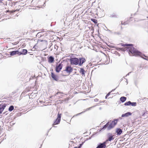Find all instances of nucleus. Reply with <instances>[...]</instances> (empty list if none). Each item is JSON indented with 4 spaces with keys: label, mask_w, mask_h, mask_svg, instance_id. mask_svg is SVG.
Segmentation results:
<instances>
[{
    "label": "nucleus",
    "mask_w": 148,
    "mask_h": 148,
    "mask_svg": "<svg viewBox=\"0 0 148 148\" xmlns=\"http://www.w3.org/2000/svg\"><path fill=\"white\" fill-rule=\"evenodd\" d=\"M122 45L123 46H126L125 48H127L126 50L128 49V50L129 51V53L131 56H140L143 58L148 60L147 57L137 50L133 47L132 45L123 44H122Z\"/></svg>",
    "instance_id": "1"
},
{
    "label": "nucleus",
    "mask_w": 148,
    "mask_h": 148,
    "mask_svg": "<svg viewBox=\"0 0 148 148\" xmlns=\"http://www.w3.org/2000/svg\"><path fill=\"white\" fill-rule=\"evenodd\" d=\"M118 119H115L112 121L111 123L108 122L106 125H104L103 128L101 129V130H105L106 128L108 130H109L113 128L115 125L116 124Z\"/></svg>",
    "instance_id": "2"
},
{
    "label": "nucleus",
    "mask_w": 148,
    "mask_h": 148,
    "mask_svg": "<svg viewBox=\"0 0 148 148\" xmlns=\"http://www.w3.org/2000/svg\"><path fill=\"white\" fill-rule=\"evenodd\" d=\"M70 61L71 64L77 65L79 64V60L77 58H71Z\"/></svg>",
    "instance_id": "3"
},
{
    "label": "nucleus",
    "mask_w": 148,
    "mask_h": 148,
    "mask_svg": "<svg viewBox=\"0 0 148 148\" xmlns=\"http://www.w3.org/2000/svg\"><path fill=\"white\" fill-rule=\"evenodd\" d=\"M107 140H106L103 143H99L96 148H105L106 147V144L107 143Z\"/></svg>",
    "instance_id": "4"
},
{
    "label": "nucleus",
    "mask_w": 148,
    "mask_h": 148,
    "mask_svg": "<svg viewBox=\"0 0 148 148\" xmlns=\"http://www.w3.org/2000/svg\"><path fill=\"white\" fill-rule=\"evenodd\" d=\"M61 114L58 113V117L56 121L54 123L53 125H55L58 124L60 122L61 119Z\"/></svg>",
    "instance_id": "5"
},
{
    "label": "nucleus",
    "mask_w": 148,
    "mask_h": 148,
    "mask_svg": "<svg viewBox=\"0 0 148 148\" xmlns=\"http://www.w3.org/2000/svg\"><path fill=\"white\" fill-rule=\"evenodd\" d=\"M51 76L52 78L56 81H58L59 78V77L58 75H55L53 73H51Z\"/></svg>",
    "instance_id": "6"
},
{
    "label": "nucleus",
    "mask_w": 148,
    "mask_h": 148,
    "mask_svg": "<svg viewBox=\"0 0 148 148\" xmlns=\"http://www.w3.org/2000/svg\"><path fill=\"white\" fill-rule=\"evenodd\" d=\"M62 64H60L59 65H58L56 66V71L57 72H60L61 69L62 68Z\"/></svg>",
    "instance_id": "7"
},
{
    "label": "nucleus",
    "mask_w": 148,
    "mask_h": 148,
    "mask_svg": "<svg viewBox=\"0 0 148 148\" xmlns=\"http://www.w3.org/2000/svg\"><path fill=\"white\" fill-rule=\"evenodd\" d=\"M19 53V52L17 50L10 52V55H11V56H15L17 54H18V55H19L18 53Z\"/></svg>",
    "instance_id": "8"
},
{
    "label": "nucleus",
    "mask_w": 148,
    "mask_h": 148,
    "mask_svg": "<svg viewBox=\"0 0 148 148\" xmlns=\"http://www.w3.org/2000/svg\"><path fill=\"white\" fill-rule=\"evenodd\" d=\"M72 68L71 66H67L66 67V71L67 72L70 73L72 71Z\"/></svg>",
    "instance_id": "9"
},
{
    "label": "nucleus",
    "mask_w": 148,
    "mask_h": 148,
    "mask_svg": "<svg viewBox=\"0 0 148 148\" xmlns=\"http://www.w3.org/2000/svg\"><path fill=\"white\" fill-rule=\"evenodd\" d=\"M79 62V65L80 66L82 65L85 62L86 60L85 58H81L80 59Z\"/></svg>",
    "instance_id": "10"
},
{
    "label": "nucleus",
    "mask_w": 148,
    "mask_h": 148,
    "mask_svg": "<svg viewBox=\"0 0 148 148\" xmlns=\"http://www.w3.org/2000/svg\"><path fill=\"white\" fill-rule=\"evenodd\" d=\"M132 114V113L130 112H128L127 113H126L125 114H122L121 115L122 117H128L129 116L131 115Z\"/></svg>",
    "instance_id": "11"
},
{
    "label": "nucleus",
    "mask_w": 148,
    "mask_h": 148,
    "mask_svg": "<svg viewBox=\"0 0 148 148\" xmlns=\"http://www.w3.org/2000/svg\"><path fill=\"white\" fill-rule=\"evenodd\" d=\"M27 50L26 49H23L22 50V51L21 52H19V54L20 55L21 54L25 55L27 53Z\"/></svg>",
    "instance_id": "12"
},
{
    "label": "nucleus",
    "mask_w": 148,
    "mask_h": 148,
    "mask_svg": "<svg viewBox=\"0 0 148 148\" xmlns=\"http://www.w3.org/2000/svg\"><path fill=\"white\" fill-rule=\"evenodd\" d=\"M80 73L83 76H85V71L83 69L81 68H80V71H79Z\"/></svg>",
    "instance_id": "13"
},
{
    "label": "nucleus",
    "mask_w": 148,
    "mask_h": 148,
    "mask_svg": "<svg viewBox=\"0 0 148 148\" xmlns=\"http://www.w3.org/2000/svg\"><path fill=\"white\" fill-rule=\"evenodd\" d=\"M5 107V106L3 105H0V114H1Z\"/></svg>",
    "instance_id": "14"
},
{
    "label": "nucleus",
    "mask_w": 148,
    "mask_h": 148,
    "mask_svg": "<svg viewBox=\"0 0 148 148\" xmlns=\"http://www.w3.org/2000/svg\"><path fill=\"white\" fill-rule=\"evenodd\" d=\"M54 60V58L52 56H50L48 58V62L50 63L53 62Z\"/></svg>",
    "instance_id": "15"
},
{
    "label": "nucleus",
    "mask_w": 148,
    "mask_h": 148,
    "mask_svg": "<svg viewBox=\"0 0 148 148\" xmlns=\"http://www.w3.org/2000/svg\"><path fill=\"white\" fill-rule=\"evenodd\" d=\"M116 132L117 135H120L122 133V131L120 128H117L116 129Z\"/></svg>",
    "instance_id": "16"
},
{
    "label": "nucleus",
    "mask_w": 148,
    "mask_h": 148,
    "mask_svg": "<svg viewBox=\"0 0 148 148\" xmlns=\"http://www.w3.org/2000/svg\"><path fill=\"white\" fill-rule=\"evenodd\" d=\"M126 99V98L124 97H121L120 98V100L122 102H123L125 101Z\"/></svg>",
    "instance_id": "17"
},
{
    "label": "nucleus",
    "mask_w": 148,
    "mask_h": 148,
    "mask_svg": "<svg viewBox=\"0 0 148 148\" xmlns=\"http://www.w3.org/2000/svg\"><path fill=\"white\" fill-rule=\"evenodd\" d=\"M113 139H114V138H113V136H110L109 137V138L108 139V140H108L107 141H108V140H109V141H111V140H112Z\"/></svg>",
    "instance_id": "18"
},
{
    "label": "nucleus",
    "mask_w": 148,
    "mask_h": 148,
    "mask_svg": "<svg viewBox=\"0 0 148 148\" xmlns=\"http://www.w3.org/2000/svg\"><path fill=\"white\" fill-rule=\"evenodd\" d=\"M14 109V106H10L9 108V110L11 111H12Z\"/></svg>",
    "instance_id": "19"
},
{
    "label": "nucleus",
    "mask_w": 148,
    "mask_h": 148,
    "mask_svg": "<svg viewBox=\"0 0 148 148\" xmlns=\"http://www.w3.org/2000/svg\"><path fill=\"white\" fill-rule=\"evenodd\" d=\"M131 102L130 101H129L125 103L124 104V105L125 106H129L131 105Z\"/></svg>",
    "instance_id": "20"
},
{
    "label": "nucleus",
    "mask_w": 148,
    "mask_h": 148,
    "mask_svg": "<svg viewBox=\"0 0 148 148\" xmlns=\"http://www.w3.org/2000/svg\"><path fill=\"white\" fill-rule=\"evenodd\" d=\"M131 105L132 106H136V102H131Z\"/></svg>",
    "instance_id": "21"
},
{
    "label": "nucleus",
    "mask_w": 148,
    "mask_h": 148,
    "mask_svg": "<svg viewBox=\"0 0 148 148\" xmlns=\"http://www.w3.org/2000/svg\"><path fill=\"white\" fill-rule=\"evenodd\" d=\"M92 21L95 23H96L97 22V21L95 19H92Z\"/></svg>",
    "instance_id": "22"
},
{
    "label": "nucleus",
    "mask_w": 148,
    "mask_h": 148,
    "mask_svg": "<svg viewBox=\"0 0 148 148\" xmlns=\"http://www.w3.org/2000/svg\"><path fill=\"white\" fill-rule=\"evenodd\" d=\"M110 92H109V93H108V94L106 96V97H107L108 96H109V95H110Z\"/></svg>",
    "instance_id": "23"
},
{
    "label": "nucleus",
    "mask_w": 148,
    "mask_h": 148,
    "mask_svg": "<svg viewBox=\"0 0 148 148\" xmlns=\"http://www.w3.org/2000/svg\"><path fill=\"white\" fill-rule=\"evenodd\" d=\"M121 24H123V25H125L126 24V23L125 22H124V23H122V22H121Z\"/></svg>",
    "instance_id": "24"
},
{
    "label": "nucleus",
    "mask_w": 148,
    "mask_h": 148,
    "mask_svg": "<svg viewBox=\"0 0 148 148\" xmlns=\"http://www.w3.org/2000/svg\"><path fill=\"white\" fill-rule=\"evenodd\" d=\"M60 92H58L57 93H56V95H56L58 94V93H60Z\"/></svg>",
    "instance_id": "25"
},
{
    "label": "nucleus",
    "mask_w": 148,
    "mask_h": 148,
    "mask_svg": "<svg viewBox=\"0 0 148 148\" xmlns=\"http://www.w3.org/2000/svg\"><path fill=\"white\" fill-rule=\"evenodd\" d=\"M81 146V144H80V145L78 147V148H80Z\"/></svg>",
    "instance_id": "26"
},
{
    "label": "nucleus",
    "mask_w": 148,
    "mask_h": 148,
    "mask_svg": "<svg viewBox=\"0 0 148 148\" xmlns=\"http://www.w3.org/2000/svg\"><path fill=\"white\" fill-rule=\"evenodd\" d=\"M38 41L40 42H42L43 41V40H40Z\"/></svg>",
    "instance_id": "27"
},
{
    "label": "nucleus",
    "mask_w": 148,
    "mask_h": 148,
    "mask_svg": "<svg viewBox=\"0 0 148 148\" xmlns=\"http://www.w3.org/2000/svg\"><path fill=\"white\" fill-rule=\"evenodd\" d=\"M3 0H0V3H2Z\"/></svg>",
    "instance_id": "28"
},
{
    "label": "nucleus",
    "mask_w": 148,
    "mask_h": 148,
    "mask_svg": "<svg viewBox=\"0 0 148 148\" xmlns=\"http://www.w3.org/2000/svg\"><path fill=\"white\" fill-rule=\"evenodd\" d=\"M92 107H90V108H87V109H88V110H89V109L90 108H91Z\"/></svg>",
    "instance_id": "29"
},
{
    "label": "nucleus",
    "mask_w": 148,
    "mask_h": 148,
    "mask_svg": "<svg viewBox=\"0 0 148 148\" xmlns=\"http://www.w3.org/2000/svg\"><path fill=\"white\" fill-rule=\"evenodd\" d=\"M97 99H95V101H97Z\"/></svg>",
    "instance_id": "30"
},
{
    "label": "nucleus",
    "mask_w": 148,
    "mask_h": 148,
    "mask_svg": "<svg viewBox=\"0 0 148 148\" xmlns=\"http://www.w3.org/2000/svg\"><path fill=\"white\" fill-rule=\"evenodd\" d=\"M97 99H95V101H97Z\"/></svg>",
    "instance_id": "31"
},
{
    "label": "nucleus",
    "mask_w": 148,
    "mask_h": 148,
    "mask_svg": "<svg viewBox=\"0 0 148 148\" xmlns=\"http://www.w3.org/2000/svg\"><path fill=\"white\" fill-rule=\"evenodd\" d=\"M74 148H77V147H75Z\"/></svg>",
    "instance_id": "32"
},
{
    "label": "nucleus",
    "mask_w": 148,
    "mask_h": 148,
    "mask_svg": "<svg viewBox=\"0 0 148 148\" xmlns=\"http://www.w3.org/2000/svg\"><path fill=\"white\" fill-rule=\"evenodd\" d=\"M129 73H128V74L127 75H128L129 74Z\"/></svg>",
    "instance_id": "33"
}]
</instances>
